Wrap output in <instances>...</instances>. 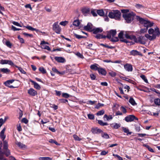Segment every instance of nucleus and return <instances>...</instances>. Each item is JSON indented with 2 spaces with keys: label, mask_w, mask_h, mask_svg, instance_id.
Here are the masks:
<instances>
[{
  "label": "nucleus",
  "mask_w": 160,
  "mask_h": 160,
  "mask_svg": "<svg viewBox=\"0 0 160 160\" xmlns=\"http://www.w3.org/2000/svg\"><path fill=\"white\" fill-rule=\"evenodd\" d=\"M13 67H15L17 68L19 70V71L21 72V73L23 74H25L26 72L24 71V70L21 67H19L15 65L14 64V65H13Z\"/></svg>",
  "instance_id": "33"
},
{
  "label": "nucleus",
  "mask_w": 160,
  "mask_h": 160,
  "mask_svg": "<svg viewBox=\"0 0 160 160\" xmlns=\"http://www.w3.org/2000/svg\"><path fill=\"white\" fill-rule=\"evenodd\" d=\"M143 146L148 149L149 151L151 152H154L153 149L151 148L147 144H144Z\"/></svg>",
  "instance_id": "46"
},
{
  "label": "nucleus",
  "mask_w": 160,
  "mask_h": 160,
  "mask_svg": "<svg viewBox=\"0 0 160 160\" xmlns=\"http://www.w3.org/2000/svg\"><path fill=\"white\" fill-rule=\"evenodd\" d=\"M76 55L78 57L81 58H84V57L83 56V55L81 54L79 52H77L76 54Z\"/></svg>",
  "instance_id": "55"
},
{
  "label": "nucleus",
  "mask_w": 160,
  "mask_h": 160,
  "mask_svg": "<svg viewBox=\"0 0 160 160\" xmlns=\"http://www.w3.org/2000/svg\"><path fill=\"white\" fill-rule=\"evenodd\" d=\"M59 101L61 102L62 103H66L68 102V101L67 99H59Z\"/></svg>",
  "instance_id": "59"
},
{
  "label": "nucleus",
  "mask_w": 160,
  "mask_h": 160,
  "mask_svg": "<svg viewBox=\"0 0 160 160\" xmlns=\"http://www.w3.org/2000/svg\"><path fill=\"white\" fill-rule=\"evenodd\" d=\"M0 64L2 65L8 64L13 66L14 65V63L12 61L6 59L1 60L0 62Z\"/></svg>",
  "instance_id": "10"
},
{
  "label": "nucleus",
  "mask_w": 160,
  "mask_h": 160,
  "mask_svg": "<svg viewBox=\"0 0 160 160\" xmlns=\"http://www.w3.org/2000/svg\"><path fill=\"white\" fill-rule=\"evenodd\" d=\"M108 152L106 151L105 150L102 151L100 153L101 155H105L107 154Z\"/></svg>",
  "instance_id": "63"
},
{
  "label": "nucleus",
  "mask_w": 160,
  "mask_h": 160,
  "mask_svg": "<svg viewBox=\"0 0 160 160\" xmlns=\"http://www.w3.org/2000/svg\"><path fill=\"white\" fill-rule=\"evenodd\" d=\"M14 81V80L13 79L7 80L4 83V84L6 86L9 87L10 86V84L12 83Z\"/></svg>",
  "instance_id": "23"
},
{
  "label": "nucleus",
  "mask_w": 160,
  "mask_h": 160,
  "mask_svg": "<svg viewBox=\"0 0 160 160\" xmlns=\"http://www.w3.org/2000/svg\"><path fill=\"white\" fill-rule=\"evenodd\" d=\"M39 160H52V158L49 157H41L39 158Z\"/></svg>",
  "instance_id": "38"
},
{
  "label": "nucleus",
  "mask_w": 160,
  "mask_h": 160,
  "mask_svg": "<svg viewBox=\"0 0 160 160\" xmlns=\"http://www.w3.org/2000/svg\"><path fill=\"white\" fill-rule=\"evenodd\" d=\"M45 43L46 42L45 41H42L40 43L41 48L42 49H46L48 51H50V48L48 46L46 45L45 44Z\"/></svg>",
  "instance_id": "14"
},
{
  "label": "nucleus",
  "mask_w": 160,
  "mask_h": 160,
  "mask_svg": "<svg viewBox=\"0 0 160 160\" xmlns=\"http://www.w3.org/2000/svg\"><path fill=\"white\" fill-rule=\"evenodd\" d=\"M62 96L64 98H68L70 97V95L66 93H63L62 94Z\"/></svg>",
  "instance_id": "53"
},
{
  "label": "nucleus",
  "mask_w": 160,
  "mask_h": 160,
  "mask_svg": "<svg viewBox=\"0 0 160 160\" xmlns=\"http://www.w3.org/2000/svg\"><path fill=\"white\" fill-rule=\"evenodd\" d=\"M116 34V30H111L107 33V36H106V38H111L112 37L114 36Z\"/></svg>",
  "instance_id": "9"
},
{
  "label": "nucleus",
  "mask_w": 160,
  "mask_h": 160,
  "mask_svg": "<svg viewBox=\"0 0 160 160\" xmlns=\"http://www.w3.org/2000/svg\"><path fill=\"white\" fill-rule=\"evenodd\" d=\"M17 144L20 148L22 149L25 148L26 147V146L25 145L20 142H18Z\"/></svg>",
  "instance_id": "31"
},
{
  "label": "nucleus",
  "mask_w": 160,
  "mask_h": 160,
  "mask_svg": "<svg viewBox=\"0 0 160 160\" xmlns=\"http://www.w3.org/2000/svg\"><path fill=\"white\" fill-rule=\"evenodd\" d=\"M121 14V12L117 10H112L109 12L108 16L111 18L119 20L120 18Z\"/></svg>",
  "instance_id": "2"
},
{
  "label": "nucleus",
  "mask_w": 160,
  "mask_h": 160,
  "mask_svg": "<svg viewBox=\"0 0 160 160\" xmlns=\"http://www.w3.org/2000/svg\"><path fill=\"white\" fill-rule=\"evenodd\" d=\"M39 70L43 74H45L46 73V70L42 67H40L39 68Z\"/></svg>",
  "instance_id": "47"
},
{
  "label": "nucleus",
  "mask_w": 160,
  "mask_h": 160,
  "mask_svg": "<svg viewBox=\"0 0 160 160\" xmlns=\"http://www.w3.org/2000/svg\"><path fill=\"white\" fill-rule=\"evenodd\" d=\"M113 155L114 156H116L118 158V159L119 160H123L122 158L121 157H120V156H119V155H117V154L115 155V154H113Z\"/></svg>",
  "instance_id": "64"
},
{
  "label": "nucleus",
  "mask_w": 160,
  "mask_h": 160,
  "mask_svg": "<svg viewBox=\"0 0 160 160\" xmlns=\"http://www.w3.org/2000/svg\"><path fill=\"white\" fill-rule=\"evenodd\" d=\"M68 22L66 21H62L60 23V24L63 26H65L68 23Z\"/></svg>",
  "instance_id": "61"
},
{
  "label": "nucleus",
  "mask_w": 160,
  "mask_h": 160,
  "mask_svg": "<svg viewBox=\"0 0 160 160\" xmlns=\"http://www.w3.org/2000/svg\"><path fill=\"white\" fill-rule=\"evenodd\" d=\"M4 133L0 132V137L2 141L5 140L6 138V135L4 134Z\"/></svg>",
  "instance_id": "48"
},
{
  "label": "nucleus",
  "mask_w": 160,
  "mask_h": 160,
  "mask_svg": "<svg viewBox=\"0 0 160 160\" xmlns=\"http://www.w3.org/2000/svg\"><path fill=\"white\" fill-rule=\"evenodd\" d=\"M94 27L92 24L91 23H88L87 25L85 26L84 27V30L89 32H92V31L94 28Z\"/></svg>",
  "instance_id": "11"
},
{
  "label": "nucleus",
  "mask_w": 160,
  "mask_h": 160,
  "mask_svg": "<svg viewBox=\"0 0 160 160\" xmlns=\"http://www.w3.org/2000/svg\"><path fill=\"white\" fill-rule=\"evenodd\" d=\"M55 59L58 62L64 63L66 61L65 59L62 57H56Z\"/></svg>",
  "instance_id": "17"
},
{
  "label": "nucleus",
  "mask_w": 160,
  "mask_h": 160,
  "mask_svg": "<svg viewBox=\"0 0 160 160\" xmlns=\"http://www.w3.org/2000/svg\"><path fill=\"white\" fill-rule=\"evenodd\" d=\"M82 11L84 14H89L90 12V9L88 8H84L82 9Z\"/></svg>",
  "instance_id": "22"
},
{
  "label": "nucleus",
  "mask_w": 160,
  "mask_h": 160,
  "mask_svg": "<svg viewBox=\"0 0 160 160\" xmlns=\"http://www.w3.org/2000/svg\"><path fill=\"white\" fill-rule=\"evenodd\" d=\"M154 103L158 106L160 105V99L159 98H155L154 100Z\"/></svg>",
  "instance_id": "42"
},
{
  "label": "nucleus",
  "mask_w": 160,
  "mask_h": 160,
  "mask_svg": "<svg viewBox=\"0 0 160 160\" xmlns=\"http://www.w3.org/2000/svg\"><path fill=\"white\" fill-rule=\"evenodd\" d=\"M74 36H75L78 39H80L82 38H86V37L85 36H82L81 35H78L76 33H74Z\"/></svg>",
  "instance_id": "40"
},
{
  "label": "nucleus",
  "mask_w": 160,
  "mask_h": 160,
  "mask_svg": "<svg viewBox=\"0 0 160 160\" xmlns=\"http://www.w3.org/2000/svg\"><path fill=\"white\" fill-rule=\"evenodd\" d=\"M80 24V22L78 20H74L73 22V25L76 27L79 26Z\"/></svg>",
  "instance_id": "41"
},
{
  "label": "nucleus",
  "mask_w": 160,
  "mask_h": 160,
  "mask_svg": "<svg viewBox=\"0 0 160 160\" xmlns=\"http://www.w3.org/2000/svg\"><path fill=\"white\" fill-rule=\"evenodd\" d=\"M112 116L111 115H110L109 116H108L107 115L105 114L103 117L104 119L106 118L107 121L112 119Z\"/></svg>",
  "instance_id": "37"
},
{
  "label": "nucleus",
  "mask_w": 160,
  "mask_h": 160,
  "mask_svg": "<svg viewBox=\"0 0 160 160\" xmlns=\"http://www.w3.org/2000/svg\"><path fill=\"white\" fill-rule=\"evenodd\" d=\"M28 93L32 96H35L37 94V91L32 88H30L28 90Z\"/></svg>",
  "instance_id": "12"
},
{
  "label": "nucleus",
  "mask_w": 160,
  "mask_h": 160,
  "mask_svg": "<svg viewBox=\"0 0 160 160\" xmlns=\"http://www.w3.org/2000/svg\"><path fill=\"white\" fill-rule=\"evenodd\" d=\"M129 102L133 106L137 105L136 103L135 102L133 98H130L129 99Z\"/></svg>",
  "instance_id": "34"
},
{
  "label": "nucleus",
  "mask_w": 160,
  "mask_h": 160,
  "mask_svg": "<svg viewBox=\"0 0 160 160\" xmlns=\"http://www.w3.org/2000/svg\"><path fill=\"white\" fill-rule=\"evenodd\" d=\"M125 120L127 122H131L134 119L138 120V119L133 115H130L126 117L125 118Z\"/></svg>",
  "instance_id": "8"
},
{
  "label": "nucleus",
  "mask_w": 160,
  "mask_h": 160,
  "mask_svg": "<svg viewBox=\"0 0 160 160\" xmlns=\"http://www.w3.org/2000/svg\"><path fill=\"white\" fill-rule=\"evenodd\" d=\"M98 124H99L100 125L104 126L105 125H108V124L107 122H103L102 120H98Z\"/></svg>",
  "instance_id": "36"
},
{
  "label": "nucleus",
  "mask_w": 160,
  "mask_h": 160,
  "mask_svg": "<svg viewBox=\"0 0 160 160\" xmlns=\"http://www.w3.org/2000/svg\"><path fill=\"white\" fill-rule=\"evenodd\" d=\"M52 29L58 34L60 33L61 31V29L58 25V22H56L54 23L52 25Z\"/></svg>",
  "instance_id": "7"
},
{
  "label": "nucleus",
  "mask_w": 160,
  "mask_h": 160,
  "mask_svg": "<svg viewBox=\"0 0 160 160\" xmlns=\"http://www.w3.org/2000/svg\"><path fill=\"white\" fill-rule=\"evenodd\" d=\"M123 79L134 85L136 84V82H135L134 81H133V80L131 79H129L128 78H124Z\"/></svg>",
  "instance_id": "35"
},
{
  "label": "nucleus",
  "mask_w": 160,
  "mask_h": 160,
  "mask_svg": "<svg viewBox=\"0 0 160 160\" xmlns=\"http://www.w3.org/2000/svg\"><path fill=\"white\" fill-rule=\"evenodd\" d=\"M101 133V136L103 138L105 139L109 138V136L107 133L103 132L102 131Z\"/></svg>",
  "instance_id": "30"
},
{
  "label": "nucleus",
  "mask_w": 160,
  "mask_h": 160,
  "mask_svg": "<svg viewBox=\"0 0 160 160\" xmlns=\"http://www.w3.org/2000/svg\"><path fill=\"white\" fill-rule=\"evenodd\" d=\"M148 32L150 34H153L154 32V30L153 29L151 28L148 30Z\"/></svg>",
  "instance_id": "54"
},
{
  "label": "nucleus",
  "mask_w": 160,
  "mask_h": 160,
  "mask_svg": "<svg viewBox=\"0 0 160 160\" xmlns=\"http://www.w3.org/2000/svg\"><path fill=\"white\" fill-rule=\"evenodd\" d=\"M92 132L93 134H97L102 132V131L101 129L96 128L92 129Z\"/></svg>",
  "instance_id": "21"
},
{
  "label": "nucleus",
  "mask_w": 160,
  "mask_h": 160,
  "mask_svg": "<svg viewBox=\"0 0 160 160\" xmlns=\"http://www.w3.org/2000/svg\"><path fill=\"white\" fill-rule=\"evenodd\" d=\"M2 141L3 142V148L5 151V154L7 157L10 154V150L8 149V142L6 140Z\"/></svg>",
  "instance_id": "6"
},
{
  "label": "nucleus",
  "mask_w": 160,
  "mask_h": 160,
  "mask_svg": "<svg viewBox=\"0 0 160 160\" xmlns=\"http://www.w3.org/2000/svg\"><path fill=\"white\" fill-rule=\"evenodd\" d=\"M90 78L92 80H95L96 78V76L93 74H91L90 75Z\"/></svg>",
  "instance_id": "60"
},
{
  "label": "nucleus",
  "mask_w": 160,
  "mask_h": 160,
  "mask_svg": "<svg viewBox=\"0 0 160 160\" xmlns=\"http://www.w3.org/2000/svg\"><path fill=\"white\" fill-rule=\"evenodd\" d=\"M12 29L14 31H19L21 30V28H17L12 25Z\"/></svg>",
  "instance_id": "56"
},
{
  "label": "nucleus",
  "mask_w": 160,
  "mask_h": 160,
  "mask_svg": "<svg viewBox=\"0 0 160 160\" xmlns=\"http://www.w3.org/2000/svg\"><path fill=\"white\" fill-rule=\"evenodd\" d=\"M139 52L136 50H132L130 52V54L133 56L139 55Z\"/></svg>",
  "instance_id": "28"
},
{
  "label": "nucleus",
  "mask_w": 160,
  "mask_h": 160,
  "mask_svg": "<svg viewBox=\"0 0 160 160\" xmlns=\"http://www.w3.org/2000/svg\"><path fill=\"white\" fill-rule=\"evenodd\" d=\"M99 74L103 76H106L107 74L106 70L103 68L99 67L98 71Z\"/></svg>",
  "instance_id": "16"
},
{
  "label": "nucleus",
  "mask_w": 160,
  "mask_h": 160,
  "mask_svg": "<svg viewBox=\"0 0 160 160\" xmlns=\"http://www.w3.org/2000/svg\"><path fill=\"white\" fill-rule=\"evenodd\" d=\"M140 77L145 82L148 83V80L144 75L143 74L141 75Z\"/></svg>",
  "instance_id": "43"
},
{
  "label": "nucleus",
  "mask_w": 160,
  "mask_h": 160,
  "mask_svg": "<svg viewBox=\"0 0 160 160\" xmlns=\"http://www.w3.org/2000/svg\"><path fill=\"white\" fill-rule=\"evenodd\" d=\"M94 37L97 39L105 38H106V36L98 34H96L95 36H94Z\"/></svg>",
  "instance_id": "26"
},
{
  "label": "nucleus",
  "mask_w": 160,
  "mask_h": 160,
  "mask_svg": "<svg viewBox=\"0 0 160 160\" xmlns=\"http://www.w3.org/2000/svg\"><path fill=\"white\" fill-rule=\"evenodd\" d=\"M125 36L126 38L127 39H129L130 40H133L134 39V38L135 37V36L134 35H129L128 34L126 33L125 34Z\"/></svg>",
  "instance_id": "25"
},
{
  "label": "nucleus",
  "mask_w": 160,
  "mask_h": 160,
  "mask_svg": "<svg viewBox=\"0 0 160 160\" xmlns=\"http://www.w3.org/2000/svg\"><path fill=\"white\" fill-rule=\"evenodd\" d=\"M154 32V34H155L156 36H158L160 35V31L159 29L157 27L155 28Z\"/></svg>",
  "instance_id": "27"
},
{
  "label": "nucleus",
  "mask_w": 160,
  "mask_h": 160,
  "mask_svg": "<svg viewBox=\"0 0 160 160\" xmlns=\"http://www.w3.org/2000/svg\"><path fill=\"white\" fill-rule=\"evenodd\" d=\"M109 74L112 77H115L117 75L116 73L112 71H111L108 72Z\"/></svg>",
  "instance_id": "49"
},
{
  "label": "nucleus",
  "mask_w": 160,
  "mask_h": 160,
  "mask_svg": "<svg viewBox=\"0 0 160 160\" xmlns=\"http://www.w3.org/2000/svg\"><path fill=\"white\" fill-rule=\"evenodd\" d=\"M91 13L94 17H96L97 16V13L95 9H92L91 11Z\"/></svg>",
  "instance_id": "39"
},
{
  "label": "nucleus",
  "mask_w": 160,
  "mask_h": 160,
  "mask_svg": "<svg viewBox=\"0 0 160 160\" xmlns=\"http://www.w3.org/2000/svg\"><path fill=\"white\" fill-rule=\"evenodd\" d=\"M135 15L134 13L133 12H131L129 13L123 14V17L126 22L130 23L134 19Z\"/></svg>",
  "instance_id": "3"
},
{
  "label": "nucleus",
  "mask_w": 160,
  "mask_h": 160,
  "mask_svg": "<svg viewBox=\"0 0 160 160\" xmlns=\"http://www.w3.org/2000/svg\"><path fill=\"white\" fill-rule=\"evenodd\" d=\"M119 39L118 37H113L111 39V41L112 42H116L118 41Z\"/></svg>",
  "instance_id": "52"
},
{
  "label": "nucleus",
  "mask_w": 160,
  "mask_h": 160,
  "mask_svg": "<svg viewBox=\"0 0 160 160\" xmlns=\"http://www.w3.org/2000/svg\"><path fill=\"white\" fill-rule=\"evenodd\" d=\"M123 32L122 31H121L118 34V37L120 38V41L121 42H124L127 43H130V45H132L134 43L132 42H131L128 40L123 38Z\"/></svg>",
  "instance_id": "5"
},
{
  "label": "nucleus",
  "mask_w": 160,
  "mask_h": 160,
  "mask_svg": "<svg viewBox=\"0 0 160 160\" xmlns=\"http://www.w3.org/2000/svg\"><path fill=\"white\" fill-rule=\"evenodd\" d=\"M136 18L139 22L143 25L145 28H148L151 27L153 25V22H151L139 16H137Z\"/></svg>",
  "instance_id": "1"
},
{
  "label": "nucleus",
  "mask_w": 160,
  "mask_h": 160,
  "mask_svg": "<svg viewBox=\"0 0 160 160\" xmlns=\"http://www.w3.org/2000/svg\"><path fill=\"white\" fill-rule=\"evenodd\" d=\"M97 13L101 16H103L104 15V13L102 9L98 10L97 11Z\"/></svg>",
  "instance_id": "29"
},
{
  "label": "nucleus",
  "mask_w": 160,
  "mask_h": 160,
  "mask_svg": "<svg viewBox=\"0 0 160 160\" xmlns=\"http://www.w3.org/2000/svg\"><path fill=\"white\" fill-rule=\"evenodd\" d=\"M30 81L33 84L34 87L35 88L38 90H39L40 89V86L37 83L32 80H30Z\"/></svg>",
  "instance_id": "18"
},
{
  "label": "nucleus",
  "mask_w": 160,
  "mask_h": 160,
  "mask_svg": "<svg viewBox=\"0 0 160 160\" xmlns=\"http://www.w3.org/2000/svg\"><path fill=\"white\" fill-rule=\"evenodd\" d=\"M88 116L90 119L93 120L94 118V116L93 114H89L88 115Z\"/></svg>",
  "instance_id": "51"
},
{
  "label": "nucleus",
  "mask_w": 160,
  "mask_h": 160,
  "mask_svg": "<svg viewBox=\"0 0 160 160\" xmlns=\"http://www.w3.org/2000/svg\"><path fill=\"white\" fill-rule=\"evenodd\" d=\"M105 111L104 110H102L100 111H98L96 113L97 116H101L103 115Z\"/></svg>",
  "instance_id": "44"
},
{
  "label": "nucleus",
  "mask_w": 160,
  "mask_h": 160,
  "mask_svg": "<svg viewBox=\"0 0 160 160\" xmlns=\"http://www.w3.org/2000/svg\"><path fill=\"white\" fill-rule=\"evenodd\" d=\"M122 128L123 131L124 133H125L127 134V135H131L132 134V132H129V130L128 128L123 127H122Z\"/></svg>",
  "instance_id": "20"
},
{
  "label": "nucleus",
  "mask_w": 160,
  "mask_h": 160,
  "mask_svg": "<svg viewBox=\"0 0 160 160\" xmlns=\"http://www.w3.org/2000/svg\"><path fill=\"white\" fill-rule=\"evenodd\" d=\"M148 28H144L142 29L140 31L141 33H144L147 32Z\"/></svg>",
  "instance_id": "58"
},
{
  "label": "nucleus",
  "mask_w": 160,
  "mask_h": 160,
  "mask_svg": "<svg viewBox=\"0 0 160 160\" xmlns=\"http://www.w3.org/2000/svg\"><path fill=\"white\" fill-rule=\"evenodd\" d=\"M103 31V29L101 28H94L92 32L94 34H97L99 33H101Z\"/></svg>",
  "instance_id": "15"
},
{
  "label": "nucleus",
  "mask_w": 160,
  "mask_h": 160,
  "mask_svg": "<svg viewBox=\"0 0 160 160\" xmlns=\"http://www.w3.org/2000/svg\"><path fill=\"white\" fill-rule=\"evenodd\" d=\"M134 38V41L135 42L138 43L142 44H144L146 43V39L144 36H140L137 38L135 36Z\"/></svg>",
  "instance_id": "4"
},
{
  "label": "nucleus",
  "mask_w": 160,
  "mask_h": 160,
  "mask_svg": "<svg viewBox=\"0 0 160 160\" xmlns=\"http://www.w3.org/2000/svg\"><path fill=\"white\" fill-rule=\"evenodd\" d=\"M3 43H4L8 47L10 48H11L12 44L9 41H7L5 43L3 42Z\"/></svg>",
  "instance_id": "45"
},
{
  "label": "nucleus",
  "mask_w": 160,
  "mask_h": 160,
  "mask_svg": "<svg viewBox=\"0 0 160 160\" xmlns=\"http://www.w3.org/2000/svg\"><path fill=\"white\" fill-rule=\"evenodd\" d=\"M0 70L2 72L5 73H7L9 72H10V70L7 68H1L0 69Z\"/></svg>",
  "instance_id": "32"
},
{
  "label": "nucleus",
  "mask_w": 160,
  "mask_h": 160,
  "mask_svg": "<svg viewBox=\"0 0 160 160\" xmlns=\"http://www.w3.org/2000/svg\"><path fill=\"white\" fill-rule=\"evenodd\" d=\"M135 7L138 9H140L141 8H143V6L142 5L139 4H136L135 5Z\"/></svg>",
  "instance_id": "57"
},
{
  "label": "nucleus",
  "mask_w": 160,
  "mask_h": 160,
  "mask_svg": "<svg viewBox=\"0 0 160 160\" xmlns=\"http://www.w3.org/2000/svg\"><path fill=\"white\" fill-rule=\"evenodd\" d=\"M12 23L14 25L16 26H17L20 27H22V26L21 25L17 22H16L15 21H13L12 22Z\"/></svg>",
  "instance_id": "62"
},
{
  "label": "nucleus",
  "mask_w": 160,
  "mask_h": 160,
  "mask_svg": "<svg viewBox=\"0 0 160 160\" xmlns=\"http://www.w3.org/2000/svg\"><path fill=\"white\" fill-rule=\"evenodd\" d=\"M124 68L128 72H132L133 70L132 66L129 63H127L124 65Z\"/></svg>",
  "instance_id": "13"
},
{
  "label": "nucleus",
  "mask_w": 160,
  "mask_h": 160,
  "mask_svg": "<svg viewBox=\"0 0 160 160\" xmlns=\"http://www.w3.org/2000/svg\"><path fill=\"white\" fill-rule=\"evenodd\" d=\"M73 138L74 140L76 141H80L81 140V139L77 135L74 134L73 135Z\"/></svg>",
  "instance_id": "50"
},
{
  "label": "nucleus",
  "mask_w": 160,
  "mask_h": 160,
  "mask_svg": "<svg viewBox=\"0 0 160 160\" xmlns=\"http://www.w3.org/2000/svg\"><path fill=\"white\" fill-rule=\"evenodd\" d=\"M99 65L96 63H95L94 64L91 65L90 66V68L93 70L95 71H98L99 68Z\"/></svg>",
  "instance_id": "19"
},
{
  "label": "nucleus",
  "mask_w": 160,
  "mask_h": 160,
  "mask_svg": "<svg viewBox=\"0 0 160 160\" xmlns=\"http://www.w3.org/2000/svg\"><path fill=\"white\" fill-rule=\"evenodd\" d=\"M110 125L112 128L115 129H117L120 127V124H118L116 123L111 124Z\"/></svg>",
  "instance_id": "24"
}]
</instances>
